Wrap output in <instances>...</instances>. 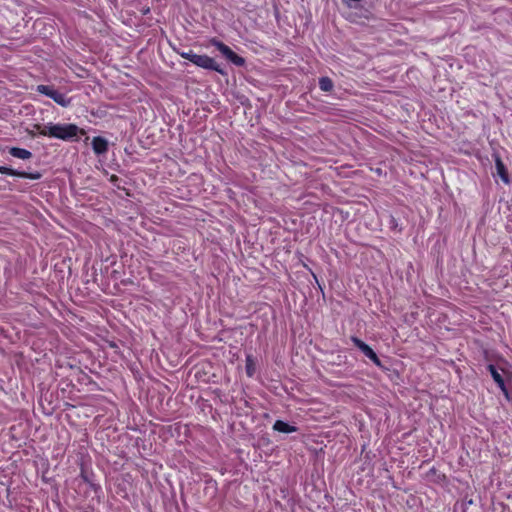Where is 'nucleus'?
<instances>
[{
    "label": "nucleus",
    "instance_id": "f257e3e1",
    "mask_svg": "<svg viewBox=\"0 0 512 512\" xmlns=\"http://www.w3.org/2000/svg\"><path fill=\"white\" fill-rule=\"evenodd\" d=\"M37 130L44 136L58 138L64 141H71L77 138L79 128L75 124H53L47 125L34 124V131Z\"/></svg>",
    "mask_w": 512,
    "mask_h": 512
},
{
    "label": "nucleus",
    "instance_id": "f03ea898",
    "mask_svg": "<svg viewBox=\"0 0 512 512\" xmlns=\"http://www.w3.org/2000/svg\"><path fill=\"white\" fill-rule=\"evenodd\" d=\"M36 91L39 94L52 99L54 102H56L58 105L62 107L66 108L71 105V98H68L64 93L60 92L53 85H38L36 87Z\"/></svg>",
    "mask_w": 512,
    "mask_h": 512
},
{
    "label": "nucleus",
    "instance_id": "7ed1b4c3",
    "mask_svg": "<svg viewBox=\"0 0 512 512\" xmlns=\"http://www.w3.org/2000/svg\"><path fill=\"white\" fill-rule=\"evenodd\" d=\"M212 46H214L226 59L232 62L236 66H243L245 60L243 57L237 55L232 49L224 44L223 42L213 38L210 40Z\"/></svg>",
    "mask_w": 512,
    "mask_h": 512
},
{
    "label": "nucleus",
    "instance_id": "20e7f679",
    "mask_svg": "<svg viewBox=\"0 0 512 512\" xmlns=\"http://www.w3.org/2000/svg\"><path fill=\"white\" fill-rule=\"evenodd\" d=\"M193 64L203 69L216 71L222 75L225 74L224 70L220 67V65L213 58L207 55L197 54Z\"/></svg>",
    "mask_w": 512,
    "mask_h": 512
},
{
    "label": "nucleus",
    "instance_id": "39448f33",
    "mask_svg": "<svg viewBox=\"0 0 512 512\" xmlns=\"http://www.w3.org/2000/svg\"><path fill=\"white\" fill-rule=\"evenodd\" d=\"M351 341L376 366L382 367L381 360L379 359L377 354L373 351V349L369 345H367L364 341H362L361 339H359L357 337H352Z\"/></svg>",
    "mask_w": 512,
    "mask_h": 512
},
{
    "label": "nucleus",
    "instance_id": "423d86ee",
    "mask_svg": "<svg viewBox=\"0 0 512 512\" xmlns=\"http://www.w3.org/2000/svg\"><path fill=\"white\" fill-rule=\"evenodd\" d=\"M92 149L97 155L105 154L108 150V141L100 136L94 137L92 139Z\"/></svg>",
    "mask_w": 512,
    "mask_h": 512
},
{
    "label": "nucleus",
    "instance_id": "0eeeda50",
    "mask_svg": "<svg viewBox=\"0 0 512 512\" xmlns=\"http://www.w3.org/2000/svg\"><path fill=\"white\" fill-rule=\"evenodd\" d=\"M495 167H496L497 174L501 178V180L505 184H509L510 179H509L507 169L499 156H496V158H495Z\"/></svg>",
    "mask_w": 512,
    "mask_h": 512
},
{
    "label": "nucleus",
    "instance_id": "6e6552de",
    "mask_svg": "<svg viewBox=\"0 0 512 512\" xmlns=\"http://www.w3.org/2000/svg\"><path fill=\"white\" fill-rule=\"evenodd\" d=\"M273 429L277 432L286 433V434L293 433V432L297 431L296 426L290 425L282 420H276L273 425Z\"/></svg>",
    "mask_w": 512,
    "mask_h": 512
},
{
    "label": "nucleus",
    "instance_id": "1a4fd4ad",
    "mask_svg": "<svg viewBox=\"0 0 512 512\" xmlns=\"http://www.w3.org/2000/svg\"><path fill=\"white\" fill-rule=\"evenodd\" d=\"M488 370L493 378V380L497 383V385L499 386V388L506 392V387H505V382H504V379L503 377L501 376V374L498 372V370L496 369V367L492 364L488 365Z\"/></svg>",
    "mask_w": 512,
    "mask_h": 512
},
{
    "label": "nucleus",
    "instance_id": "9d476101",
    "mask_svg": "<svg viewBox=\"0 0 512 512\" xmlns=\"http://www.w3.org/2000/svg\"><path fill=\"white\" fill-rule=\"evenodd\" d=\"M10 154L19 159H28L31 156L28 150L16 147L10 149Z\"/></svg>",
    "mask_w": 512,
    "mask_h": 512
},
{
    "label": "nucleus",
    "instance_id": "9b49d317",
    "mask_svg": "<svg viewBox=\"0 0 512 512\" xmlns=\"http://www.w3.org/2000/svg\"><path fill=\"white\" fill-rule=\"evenodd\" d=\"M334 87L333 81L329 77L319 79V88L324 92H330Z\"/></svg>",
    "mask_w": 512,
    "mask_h": 512
},
{
    "label": "nucleus",
    "instance_id": "f8f14e48",
    "mask_svg": "<svg viewBox=\"0 0 512 512\" xmlns=\"http://www.w3.org/2000/svg\"><path fill=\"white\" fill-rule=\"evenodd\" d=\"M178 54L184 58V59H187L189 60L191 63H194L195 61V58L197 56L196 53H194L192 50H189V51H179Z\"/></svg>",
    "mask_w": 512,
    "mask_h": 512
},
{
    "label": "nucleus",
    "instance_id": "ddd939ff",
    "mask_svg": "<svg viewBox=\"0 0 512 512\" xmlns=\"http://www.w3.org/2000/svg\"><path fill=\"white\" fill-rule=\"evenodd\" d=\"M0 173L1 174H9V175H15L16 173L8 167L0 166Z\"/></svg>",
    "mask_w": 512,
    "mask_h": 512
},
{
    "label": "nucleus",
    "instance_id": "4468645a",
    "mask_svg": "<svg viewBox=\"0 0 512 512\" xmlns=\"http://www.w3.org/2000/svg\"><path fill=\"white\" fill-rule=\"evenodd\" d=\"M390 224H391V227H392L393 229H396V228H397V226H398V224H397V222H396L395 218H393V217H392V218H391V220H390Z\"/></svg>",
    "mask_w": 512,
    "mask_h": 512
},
{
    "label": "nucleus",
    "instance_id": "2eb2a0df",
    "mask_svg": "<svg viewBox=\"0 0 512 512\" xmlns=\"http://www.w3.org/2000/svg\"><path fill=\"white\" fill-rule=\"evenodd\" d=\"M361 0H342L343 3H345L348 6H351L350 2H360Z\"/></svg>",
    "mask_w": 512,
    "mask_h": 512
},
{
    "label": "nucleus",
    "instance_id": "dca6fc26",
    "mask_svg": "<svg viewBox=\"0 0 512 512\" xmlns=\"http://www.w3.org/2000/svg\"><path fill=\"white\" fill-rule=\"evenodd\" d=\"M40 300L45 301L46 299H45V297H43L42 295H38V296H37V298H35V297H34V303H35V302H38V301H40Z\"/></svg>",
    "mask_w": 512,
    "mask_h": 512
},
{
    "label": "nucleus",
    "instance_id": "f3484780",
    "mask_svg": "<svg viewBox=\"0 0 512 512\" xmlns=\"http://www.w3.org/2000/svg\"><path fill=\"white\" fill-rule=\"evenodd\" d=\"M246 370H247V374H248L249 376H252V371H251V370H249V365H247Z\"/></svg>",
    "mask_w": 512,
    "mask_h": 512
},
{
    "label": "nucleus",
    "instance_id": "a211bd4d",
    "mask_svg": "<svg viewBox=\"0 0 512 512\" xmlns=\"http://www.w3.org/2000/svg\"><path fill=\"white\" fill-rule=\"evenodd\" d=\"M33 178L34 180L40 178V174L34 172Z\"/></svg>",
    "mask_w": 512,
    "mask_h": 512
},
{
    "label": "nucleus",
    "instance_id": "6ab92c4d",
    "mask_svg": "<svg viewBox=\"0 0 512 512\" xmlns=\"http://www.w3.org/2000/svg\"><path fill=\"white\" fill-rule=\"evenodd\" d=\"M36 23L42 24V22H41V21H39V20H36V21H35V24H36Z\"/></svg>",
    "mask_w": 512,
    "mask_h": 512
}]
</instances>
